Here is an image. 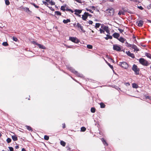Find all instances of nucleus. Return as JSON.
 Masks as SVG:
<instances>
[{
	"instance_id": "obj_30",
	"label": "nucleus",
	"mask_w": 151,
	"mask_h": 151,
	"mask_svg": "<svg viewBox=\"0 0 151 151\" xmlns=\"http://www.w3.org/2000/svg\"><path fill=\"white\" fill-rule=\"evenodd\" d=\"M86 128L84 127H82L81 128V131L82 132H84L86 130Z\"/></svg>"
},
{
	"instance_id": "obj_47",
	"label": "nucleus",
	"mask_w": 151,
	"mask_h": 151,
	"mask_svg": "<svg viewBox=\"0 0 151 151\" xmlns=\"http://www.w3.org/2000/svg\"><path fill=\"white\" fill-rule=\"evenodd\" d=\"M147 8L149 9H151V4H150L147 6Z\"/></svg>"
},
{
	"instance_id": "obj_7",
	"label": "nucleus",
	"mask_w": 151,
	"mask_h": 151,
	"mask_svg": "<svg viewBox=\"0 0 151 151\" xmlns=\"http://www.w3.org/2000/svg\"><path fill=\"white\" fill-rule=\"evenodd\" d=\"M74 12H75V14L79 16V17H81V15H79V14H80L81 12V10L76 9L75 10Z\"/></svg>"
},
{
	"instance_id": "obj_51",
	"label": "nucleus",
	"mask_w": 151,
	"mask_h": 151,
	"mask_svg": "<svg viewBox=\"0 0 151 151\" xmlns=\"http://www.w3.org/2000/svg\"><path fill=\"white\" fill-rule=\"evenodd\" d=\"M118 30L121 33H122V32L123 31V30L121 29H119Z\"/></svg>"
},
{
	"instance_id": "obj_55",
	"label": "nucleus",
	"mask_w": 151,
	"mask_h": 151,
	"mask_svg": "<svg viewBox=\"0 0 151 151\" xmlns=\"http://www.w3.org/2000/svg\"><path fill=\"white\" fill-rule=\"evenodd\" d=\"M62 125L63 126V128H65V124H62Z\"/></svg>"
},
{
	"instance_id": "obj_36",
	"label": "nucleus",
	"mask_w": 151,
	"mask_h": 151,
	"mask_svg": "<svg viewBox=\"0 0 151 151\" xmlns=\"http://www.w3.org/2000/svg\"><path fill=\"white\" fill-rule=\"evenodd\" d=\"M11 139L10 138H8L6 139V141L8 143L10 142L11 141Z\"/></svg>"
},
{
	"instance_id": "obj_40",
	"label": "nucleus",
	"mask_w": 151,
	"mask_h": 151,
	"mask_svg": "<svg viewBox=\"0 0 151 151\" xmlns=\"http://www.w3.org/2000/svg\"><path fill=\"white\" fill-rule=\"evenodd\" d=\"M99 31H100V33H104V30L103 29H99Z\"/></svg>"
},
{
	"instance_id": "obj_28",
	"label": "nucleus",
	"mask_w": 151,
	"mask_h": 151,
	"mask_svg": "<svg viewBox=\"0 0 151 151\" xmlns=\"http://www.w3.org/2000/svg\"><path fill=\"white\" fill-rule=\"evenodd\" d=\"M101 107V108H104L105 107V105L103 103H101L100 104Z\"/></svg>"
},
{
	"instance_id": "obj_14",
	"label": "nucleus",
	"mask_w": 151,
	"mask_h": 151,
	"mask_svg": "<svg viewBox=\"0 0 151 151\" xmlns=\"http://www.w3.org/2000/svg\"><path fill=\"white\" fill-rule=\"evenodd\" d=\"M131 48H132V49H134V51H136V50L138 51L139 50L138 49H137V46L134 45H132V47Z\"/></svg>"
},
{
	"instance_id": "obj_12",
	"label": "nucleus",
	"mask_w": 151,
	"mask_h": 151,
	"mask_svg": "<svg viewBox=\"0 0 151 151\" xmlns=\"http://www.w3.org/2000/svg\"><path fill=\"white\" fill-rule=\"evenodd\" d=\"M119 34L118 33L115 32L113 35V36L114 38L118 39L119 36Z\"/></svg>"
},
{
	"instance_id": "obj_38",
	"label": "nucleus",
	"mask_w": 151,
	"mask_h": 151,
	"mask_svg": "<svg viewBox=\"0 0 151 151\" xmlns=\"http://www.w3.org/2000/svg\"><path fill=\"white\" fill-rule=\"evenodd\" d=\"M106 63H107V64L109 65V66L111 68V69H113V66L111 65L110 63H108L106 61Z\"/></svg>"
},
{
	"instance_id": "obj_58",
	"label": "nucleus",
	"mask_w": 151,
	"mask_h": 151,
	"mask_svg": "<svg viewBox=\"0 0 151 151\" xmlns=\"http://www.w3.org/2000/svg\"><path fill=\"white\" fill-rule=\"evenodd\" d=\"M15 148L17 149H18L19 148V146H18V145H17L16 146H15Z\"/></svg>"
},
{
	"instance_id": "obj_9",
	"label": "nucleus",
	"mask_w": 151,
	"mask_h": 151,
	"mask_svg": "<svg viewBox=\"0 0 151 151\" xmlns=\"http://www.w3.org/2000/svg\"><path fill=\"white\" fill-rule=\"evenodd\" d=\"M113 49L114 50L118 51H120L121 50V48L120 47L117 45H114Z\"/></svg>"
},
{
	"instance_id": "obj_21",
	"label": "nucleus",
	"mask_w": 151,
	"mask_h": 151,
	"mask_svg": "<svg viewBox=\"0 0 151 151\" xmlns=\"http://www.w3.org/2000/svg\"><path fill=\"white\" fill-rule=\"evenodd\" d=\"M60 144L63 146H65L66 145V143L65 142L63 141H61Z\"/></svg>"
},
{
	"instance_id": "obj_10",
	"label": "nucleus",
	"mask_w": 151,
	"mask_h": 151,
	"mask_svg": "<svg viewBox=\"0 0 151 151\" xmlns=\"http://www.w3.org/2000/svg\"><path fill=\"white\" fill-rule=\"evenodd\" d=\"M137 23L139 27H142L143 24L144 22L142 20H139L137 21Z\"/></svg>"
},
{
	"instance_id": "obj_37",
	"label": "nucleus",
	"mask_w": 151,
	"mask_h": 151,
	"mask_svg": "<svg viewBox=\"0 0 151 151\" xmlns=\"http://www.w3.org/2000/svg\"><path fill=\"white\" fill-rule=\"evenodd\" d=\"M95 111V109L94 108H92L91 109V111L92 113H94Z\"/></svg>"
},
{
	"instance_id": "obj_63",
	"label": "nucleus",
	"mask_w": 151,
	"mask_h": 151,
	"mask_svg": "<svg viewBox=\"0 0 151 151\" xmlns=\"http://www.w3.org/2000/svg\"><path fill=\"white\" fill-rule=\"evenodd\" d=\"M149 21L151 23V20H149Z\"/></svg>"
},
{
	"instance_id": "obj_48",
	"label": "nucleus",
	"mask_w": 151,
	"mask_h": 151,
	"mask_svg": "<svg viewBox=\"0 0 151 151\" xmlns=\"http://www.w3.org/2000/svg\"><path fill=\"white\" fill-rule=\"evenodd\" d=\"M42 2L43 4L46 5H47L48 4L47 3V2L45 1H43Z\"/></svg>"
},
{
	"instance_id": "obj_54",
	"label": "nucleus",
	"mask_w": 151,
	"mask_h": 151,
	"mask_svg": "<svg viewBox=\"0 0 151 151\" xmlns=\"http://www.w3.org/2000/svg\"><path fill=\"white\" fill-rule=\"evenodd\" d=\"M107 1H108L110 2H113L114 1V0H107Z\"/></svg>"
},
{
	"instance_id": "obj_20",
	"label": "nucleus",
	"mask_w": 151,
	"mask_h": 151,
	"mask_svg": "<svg viewBox=\"0 0 151 151\" xmlns=\"http://www.w3.org/2000/svg\"><path fill=\"white\" fill-rule=\"evenodd\" d=\"M69 70H71L72 72L74 73H77V72L75 71L71 67H70L69 68Z\"/></svg>"
},
{
	"instance_id": "obj_33",
	"label": "nucleus",
	"mask_w": 151,
	"mask_h": 151,
	"mask_svg": "<svg viewBox=\"0 0 151 151\" xmlns=\"http://www.w3.org/2000/svg\"><path fill=\"white\" fill-rule=\"evenodd\" d=\"M93 46L92 45H87V47L90 49H91L92 48Z\"/></svg>"
},
{
	"instance_id": "obj_27",
	"label": "nucleus",
	"mask_w": 151,
	"mask_h": 151,
	"mask_svg": "<svg viewBox=\"0 0 151 151\" xmlns=\"http://www.w3.org/2000/svg\"><path fill=\"white\" fill-rule=\"evenodd\" d=\"M86 9L87 11H89L91 13H93V12L91 10V9L89 8V7L88 8H86Z\"/></svg>"
},
{
	"instance_id": "obj_53",
	"label": "nucleus",
	"mask_w": 151,
	"mask_h": 151,
	"mask_svg": "<svg viewBox=\"0 0 151 151\" xmlns=\"http://www.w3.org/2000/svg\"><path fill=\"white\" fill-rule=\"evenodd\" d=\"M88 23L90 24H92L93 23V22L89 20L88 21Z\"/></svg>"
},
{
	"instance_id": "obj_46",
	"label": "nucleus",
	"mask_w": 151,
	"mask_h": 151,
	"mask_svg": "<svg viewBox=\"0 0 151 151\" xmlns=\"http://www.w3.org/2000/svg\"><path fill=\"white\" fill-rule=\"evenodd\" d=\"M13 39L15 41H17V38L15 37H13Z\"/></svg>"
},
{
	"instance_id": "obj_3",
	"label": "nucleus",
	"mask_w": 151,
	"mask_h": 151,
	"mask_svg": "<svg viewBox=\"0 0 151 151\" xmlns=\"http://www.w3.org/2000/svg\"><path fill=\"white\" fill-rule=\"evenodd\" d=\"M69 40L76 43H78L79 42V40L76 37H70Z\"/></svg>"
},
{
	"instance_id": "obj_19",
	"label": "nucleus",
	"mask_w": 151,
	"mask_h": 151,
	"mask_svg": "<svg viewBox=\"0 0 151 151\" xmlns=\"http://www.w3.org/2000/svg\"><path fill=\"white\" fill-rule=\"evenodd\" d=\"M132 86L133 88H137L138 87V85L135 83H133L132 84Z\"/></svg>"
},
{
	"instance_id": "obj_59",
	"label": "nucleus",
	"mask_w": 151,
	"mask_h": 151,
	"mask_svg": "<svg viewBox=\"0 0 151 151\" xmlns=\"http://www.w3.org/2000/svg\"><path fill=\"white\" fill-rule=\"evenodd\" d=\"M105 39L106 40H108L109 39H108V37H106L105 38Z\"/></svg>"
},
{
	"instance_id": "obj_56",
	"label": "nucleus",
	"mask_w": 151,
	"mask_h": 151,
	"mask_svg": "<svg viewBox=\"0 0 151 151\" xmlns=\"http://www.w3.org/2000/svg\"><path fill=\"white\" fill-rule=\"evenodd\" d=\"M22 151H26L24 148H23L22 150Z\"/></svg>"
},
{
	"instance_id": "obj_64",
	"label": "nucleus",
	"mask_w": 151,
	"mask_h": 151,
	"mask_svg": "<svg viewBox=\"0 0 151 151\" xmlns=\"http://www.w3.org/2000/svg\"><path fill=\"white\" fill-rule=\"evenodd\" d=\"M150 99L151 100V97H150Z\"/></svg>"
},
{
	"instance_id": "obj_15",
	"label": "nucleus",
	"mask_w": 151,
	"mask_h": 151,
	"mask_svg": "<svg viewBox=\"0 0 151 151\" xmlns=\"http://www.w3.org/2000/svg\"><path fill=\"white\" fill-rule=\"evenodd\" d=\"M120 42H122L123 43L125 40V39L123 38L122 37H120L118 39Z\"/></svg>"
},
{
	"instance_id": "obj_6",
	"label": "nucleus",
	"mask_w": 151,
	"mask_h": 151,
	"mask_svg": "<svg viewBox=\"0 0 151 151\" xmlns=\"http://www.w3.org/2000/svg\"><path fill=\"white\" fill-rule=\"evenodd\" d=\"M90 15L88 12H85L84 14L82 15V18L83 20H85Z\"/></svg>"
},
{
	"instance_id": "obj_17",
	"label": "nucleus",
	"mask_w": 151,
	"mask_h": 151,
	"mask_svg": "<svg viewBox=\"0 0 151 151\" xmlns=\"http://www.w3.org/2000/svg\"><path fill=\"white\" fill-rule=\"evenodd\" d=\"M70 19H67L66 20L64 19L63 21V22L65 24H66L68 22H70Z\"/></svg>"
},
{
	"instance_id": "obj_42",
	"label": "nucleus",
	"mask_w": 151,
	"mask_h": 151,
	"mask_svg": "<svg viewBox=\"0 0 151 151\" xmlns=\"http://www.w3.org/2000/svg\"><path fill=\"white\" fill-rule=\"evenodd\" d=\"M55 14L57 15H61V13L59 11H56L55 12Z\"/></svg>"
},
{
	"instance_id": "obj_16",
	"label": "nucleus",
	"mask_w": 151,
	"mask_h": 151,
	"mask_svg": "<svg viewBox=\"0 0 151 151\" xmlns=\"http://www.w3.org/2000/svg\"><path fill=\"white\" fill-rule=\"evenodd\" d=\"M12 137L13 140L14 141H17L18 139L17 137L15 135L12 136Z\"/></svg>"
},
{
	"instance_id": "obj_39",
	"label": "nucleus",
	"mask_w": 151,
	"mask_h": 151,
	"mask_svg": "<svg viewBox=\"0 0 151 151\" xmlns=\"http://www.w3.org/2000/svg\"><path fill=\"white\" fill-rule=\"evenodd\" d=\"M100 25V24L99 23H97L96 24L95 27L96 28H99Z\"/></svg>"
},
{
	"instance_id": "obj_44",
	"label": "nucleus",
	"mask_w": 151,
	"mask_h": 151,
	"mask_svg": "<svg viewBox=\"0 0 151 151\" xmlns=\"http://www.w3.org/2000/svg\"><path fill=\"white\" fill-rule=\"evenodd\" d=\"M106 36L108 37V39H112V36L109 35L108 34L106 35Z\"/></svg>"
},
{
	"instance_id": "obj_45",
	"label": "nucleus",
	"mask_w": 151,
	"mask_h": 151,
	"mask_svg": "<svg viewBox=\"0 0 151 151\" xmlns=\"http://www.w3.org/2000/svg\"><path fill=\"white\" fill-rule=\"evenodd\" d=\"M9 148L10 151H13L14 150L13 148L12 147H9Z\"/></svg>"
},
{
	"instance_id": "obj_41",
	"label": "nucleus",
	"mask_w": 151,
	"mask_h": 151,
	"mask_svg": "<svg viewBox=\"0 0 151 151\" xmlns=\"http://www.w3.org/2000/svg\"><path fill=\"white\" fill-rule=\"evenodd\" d=\"M31 4L33 5L35 8H39V6L35 5V4L33 3H32Z\"/></svg>"
},
{
	"instance_id": "obj_1",
	"label": "nucleus",
	"mask_w": 151,
	"mask_h": 151,
	"mask_svg": "<svg viewBox=\"0 0 151 151\" xmlns=\"http://www.w3.org/2000/svg\"><path fill=\"white\" fill-rule=\"evenodd\" d=\"M139 61L140 63L144 66H147L150 64L147 61L143 58L140 59Z\"/></svg>"
},
{
	"instance_id": "obj_11",
	"label": "nucleus",
	"mask_w": 151,
	"mask_h": 151,
	"mask_svg": "<svg viewBox=\"0 0 151 151\" xmlns=\"http://www.w3.org/2000/svg\"><path fill=\"white\" fill-rule=\"evenodd\" d=\"M126 53L128 55L130 56L132 58H133L134 57V55L133 53H131L129 51H127Z\"/></svg>"
},
{
	"instance_id": "obj_52",
	"label": "nucleus",
	"mask_w": 151,
	"mask_h": 151,
	"mask_svg": "<svg viewBox=\"0 0 151 151\" xmlns=\"http://www.w3.org/2000/svg\"><path fill=\"white\" fill-rule=\"evenodd\" d=\"M138 8L141 10H142L143 9V7L141 6H138Z\"/></svg>"
},
{
	"instance_id": "obj_4",
	"label": "nucleus",
	"mask_w": 151,
	"mask_h": 151,
	"mask_svg": "<svg viewBox=\"0 0 151 151\" xmlns=\"http://www.w3.org/2000/svg\"><path fill=\"white\" fill-rule=\"evenodd\" d=\"M132 70L136 74H139V69L137 68V66L135 65H134L132 66Z\"/></svg>"
},
{
	"instance_id": "obj_25",
	"label": "nucleus",
	"mask_w": 151,
	"mask_h": 151,
	"mask_svg": "<svg viewBox=\"0 0 151 151\" xmlns=\"http://www.w3.org/2000/svg\"><path fill=\"white\" fill-rule=\"evenodd\" d=\"M26 127L27 129L29 130L32 131V128L30 126H26Z\"/></svg>"
},
{
	"instance_id": "obj_23",
	"label": "nucleus",
	"mask_w": 151,
	"mask_h": 151,
	"mask_svg": "<svg viewBox=\"0 0 151 151\" xmlns=\"http://www.w3.org/2000/svg\"><path fill=\"white\" fill-rule=\"evenodd\" d=\"M145 55L148 58L151 59V55L149 53H146L145 54Z\"/></svg>"
},
{
	"instance_id": "obj_50",
	"label": "nucleus",
	"mask_w": 151,
	"mask_h": 151,
	"mask_svg": "<svg viewBox=\"0 0 151 151\" xmlns=\"http://www.w3.org/2000/svg\"><path fill=\"white\" fill-rule=\"evenodd\" d=\"M125 84L127 86H128L130 85V84L129 83H125Z\"/></svg>"
},
{
	"instance_id": "obj_18",
	"label": "nucleus",
	"mask_w": 151,
	"mask_h": 151,
	"mask_svg": "<svg viewBox=\"0 0 151 151\" xmlns=\"http://www.w3.org/2000/svg\"><path fill=\"white\" fill-rule=\"evenodd\" d=\"M77 26L78 27L80 28L82 31L83 32L85 31L83 30V27L82 26H81V24H80L79 23H78L77 24Z\"/></svg>"
},
{
	"instance_id": "obj_43",
	"label": "nucleus",
	"mask_w": 151,
	"mask_h": 151,
	"mask_svg": "<svg viewBox=\"0 0 151 151\" xmlns=\"http://www.w3.org/2000/svg\"><path fill=\"white\" fill-rule=\"evenodd\" d=\"M89 8L92 9L93 10H95V7L94 6H91L88 7Z\"/></svg>"
},
{
	"instance_id": "obj_34",
	"label": "nucleus",
	"mask_w": 151,
	"mask_h": 151,
	"mask_svg": "<svg viewBox=\"0 0 151 151\" xmlns=\"http://www.w3.org/2000/svg\"><path fill=\"white\" fill-rule=\"evenodd\" d=\"M2 45L5 46H7L8 45V44L6 42H4L3 43Z\"/></svg>"
},
{
	"instance_id": "obj_31",
	"label": "nucleus",
	"mask_w": 151,
	"mask_h": 151,
	"mask_svg": "<svg viewBox=\"0 0 151 151\" xmlns=\"http://www.w3.org/2000/svg\"><path fill=\"white\" fill-rule=\"evenodd\" d=\"M126 43L127 44V47H128L131 48L132 45H131L129 44L127 42H126Z\"/></svg>"
},
{
	"instance_id": "obj_57",
	"label": "nucleus",
	"mask_w": 151,
	"mask_h": 151,
	"mask_svg": "<svg viewBox=\"0 0 151 151\" xmlns=\"http://www.w3.org/2000/svg\"><path fill=\"white\" fill-rule=\"evenodd\" d=\"M151 97L149 96H146V99H150V98Z\"/></svg>"
},
{
	"instance_id": "obj_32",
	"label": "nucleus",
	"mask_w": 151,
	"mask_h": 151,
	"mask_svg": "<svg viewBox=\"0 0 151 151\" xmlns=\"http://www.w3.org/2000/svg\"><path fill=\"white\" fill-rule=\"evenodd\" d=\"M5 3L6 5H8L10 4V2L9 0H5Z\"/></svg>"
},
{
	"instance_id": "obj_13",
	"label": "nucleus",
	"mask_w": 151,
	"mask_h": 151,
	"mask_svg": "<svg viewBox=\"0 0 151 151\" xmlns=\"http://www.w3.org/2000/svg\"><path fill=\"white\" fill-rule=\"evenodd\" d=\"M37 46L39 47L40 48L43 49H45L46 47H45L43 45H42L41 44H37Z\"/></svg>"
},
{
	"instance_id": "obj_5",
	"label": "nucleus",
	"mask_w": 151,
	"mask_h": 151,
	"mask_svg": "<svg viewBox=\"0 0 151 151\" xmlns=\"http://www.w3.org/2000/svg\"><path fill=\"white\" fill-rule=\"evenodd\" d=\"M119 65L125 69L127 68L128 67V64L127 63L124 62H119Z\"/></svg>"
},
{
	"instance_id": "obj_60",
	"label": "nucleus",
	"mask_w": 151,
	"mask_h": 151,
	"mask_svg": "<svg viewBox=\"0 0 151 151\" xmlns=\"http://www.w3.org/2000/svg\"><path fill=\"white\" fill-rule=\"evenodd\" d=\"M36 17L38 19H40V18L39 17Z\"/></svg>"
},
{
	"instance_id": "obj_49",
	"label": "nucleus",
	"mask_w": 151,
	"mask_h": 151,
	"mask_svg": "<svg viewBox=\"0 0 151 151\" xmlns=\"http://www.w3.org/2000/svg\"><path fill=\"white\" fill-rule=\"evenodd\" d=\"M32 44H33L34 45H37V44H38V43H36V42H35V41H32Z\"/></svg>"
},
{
	"instance_id": "obj_8",
	"label": "nucleus",
	"mask_w": 151,
	"mask_h": 151,
	"mask_svg": "<svg viewBox=\"0 0 151 151\" xmlns=\"http://www.w3.org/2000/svg\"><path fill=\"white\" fill-rule=\"evenodd\" d=\"M104 31H105L108 34H110V31L108 27L106 26H104L103 27Z\"/></svg>"
},
{
	"instance_id": "obj_26",
	"label": "nucleus",
	"mask_w": 151,
	"mask_h": 151,
	"mask_svg": "<svg viewBox=\"0 0 151 151\" xmlns=\"http://www.w3.org/2000/svg\"><path fill=\"white\" fill-rule=\"evenodd\" d=\"M101 140L102 142H103L104 144V145H107V143L106 142V141H105V140H104V139L103 138H101Z\"/></svg>"
},
{
	"instance_id": "obj_24",
	"label": "nucleus",
	"mask_w": 151,
	"mask_h": 151,
	"mask_svg": "<svg viewBox=\"0 0 151 151\" xmlns=\"http://www.w3.org/2000/svg\"><path fill=\"white\" fill-rule=\"evenodd\" d=\"M130 1L133 2L134 3H139V0H129Z\"/></svg>"
},
{
	"instance_id": "obj_22",
	"label": "nucleus",
	"mask_w": 151,
	"mask_h": 151,
	"mask_svg": "<svg viewBox=\"0 0 151 151\" xmlns=\"http://www.w3.org/2000/svg\"><path fill=\"white\" fill-rule=\"evenodd\" d=\"M124 12L122 11H120L119 12L118 14L120 15H124Z\"/></svg>"
},
{
	"instance_id": "obj_2",
	"label": "nucleus",
	"mask_w": 151,
	"mask_h": 151,
	"mask_svg": "<svg viewBox=\"0 0 151 151\" xmlns=\"http://www.w3.org/2000/svg\"><path fill=\"white\" fill-rule=\"evenodd\" d=\"M106 13L110 16H112L114 14V10L113 9H107Z\"/></svg>"
},
{
	"instance_id": "obj_35",
	"label": "nucleus",
	"mask_w": 151,
	"mask_h": 151,
	"mask_svg": "<svg viewBox=\"0 0 151 151\" xmlns=\"http://www.w3.org/2000/svg\"><path fill=\"white\" fill-rule=\"evenodd\" d=\"M44 138V139L46 140H48L49 139V137L47 135H45Z\"/></svg>"
},
{
	"instance_id": "obj_29",
	"label": "nucleus",
	"mask_w": 151,
	"mask_h": 151,
	"mask_svg": "<svg viewBox=\"0 0 151 151\" xmlns=\"http://www.w3.org/2000/svg\"><path fill=\"white\" fill-rule=\"evenodd\" d=\"M24 11H25V12H28L30 11L29 9L27 7L24 8Z\"/></svg>"
},
{
	"instance_id": "obj_62",
	"label": "nucleus",
	"mask_w": 151,
	"mask_h": 151,
	"mask_svg": "<svg viewBox=\"0 0 151 151\" xmlns=\"http://www.w3.org/2000/svg\"><path fill=\"white\" fill-rule=\"evenodd\" d=\"M47 2H48L49 0H45Z\"/></svg>"
},
{
	"instance_id": "obj_61",
	"label": "nucleus",
	"mask_w": 151,
	"mask_h": 151,
	"mask_svg": "<svg viewBox=\"0 0 151 151\" xmlns=\"http://www.w3.org/2000/svg\"><path fill=\"white\" fill-rule=\"evenodd\" d=\"M2 136L1 134L0 133V137Z\"/></svg>"
}]
</instances>
